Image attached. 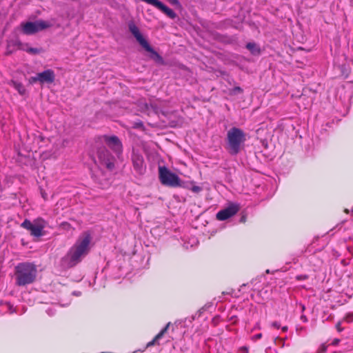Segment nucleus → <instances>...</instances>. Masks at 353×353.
Here are the masks:
<instances>
[{
  "mask_svg": "<svg viewBox=\"0 0 353 353\" xmlns=\"http://www.w3.org/2000/svg\"><path fill=\"white\" fill-rule=\"evenodd\" d=\"M37 269L34 263L23 262L15 267V283L19 286H25L32 283L37 277Z\"/></svg>",
  "mask_w": 353,
  "mask_h": 353,
  "instance_id": "2",
  "label": "nucleus"
},
{
  "mask_svg": "<svg viewBox=\"0 0 353 353\" xmlns=\"http://www.w3.org/2000/svg\"><path fill=\"white\" fill-rule=\"evenodd\" d=\"M12 86L18 91V92L21 94V95H23L25 94L26 92V88L23 85L22 83H19V82H17V81H12Z\"/></svg>",
  "mask_w": 353,
  "mask_h": 353,
  "instance_id": "16",
  "label": "nucleus"
},
{
  "mask_svg": "<svg viewBox=\"0 0 353 353\" xmlns=\"http://www.w3.org/2000/svg\"><path fill=\"white\" fill-rule=\"evenodd\" d=\"M170 325V323H168L165 327H163L161 332L156 335V336L153 339L152 341H150L149 343H148L147 344V347H150L152 345H154V344H156L157 343V341L162 338V336L164 335V334L167 332L169 326Z\"/></svg>",
  "mask_w": 353,
  "mask_h": 353,
  "instance_id": "15",
  "label": "nucleus"
},
{
  "mask_svg": "<svg viewBox=\"0 0 353 353\" xmlns=\"http://www.w3.org/2000/svg\"><path fill=\"white\" fill-rule=\"evenodd\" d=\"M352 5H353V0H350Z\"/></svg>",
  "mask_w": 353,
  "mask_h": 353,
  "instance_id": "39",
  "label": "nucleus"
},
{
  "mask_svg": "<svg viewBox=\"0 0 353 353\" xmlns=\"http://www.w3.org/2000/svg\"><path fill=\"white\" fill-rule=\"evenodd\" d=\"M233 91H234V92H235V93H236V92H239V93H240V92H243V90H242L240 87L236 86V87H235V88L233 89Z\"/></svg>",
  "mask_w": 353,
  "mask_h": 353,
  "instance_id": "26",
  "label": "nucleus"
},
{
  "mask_svg": "<svg viewBox=\"0 0 353 353\" xmlns=\"http://www.w3.org/2000/svg\"><path fill=\"white\" fill-rule=\"evenodd\" d=\"M325 350H326L325 347H323V348H322V351H325Z\"/></svg>",
  "mask_w": 353,
  "mask_h": 353,
  "instance_id": "38",
  "label": "nucleus"
},
{
  "mask_svg": "<svg viewBox=\"0 0 353 353\" xmlns=\"http://www.w3.org/2000/svg\"><path fill=\"white\" fill-rule=\"evenodd\" d=\"M301 320L303 321V322H307V318L306 317L305 315H301Z\"/></svg>",
  "mask_w": 353,
  "mask_h": 353,
  "instance_id": "32",
  "label": "nucleus"
},
{
  "mask_svg": "<svg viewBox=\"0 0 353 353\" xmlns=\"http://www.w3.org/2000/svg\"><path fill=\"white\" fill-rule=\"evenodd\" d=\"M91 239V235L88 232H83L61 259V266L63 269H68L79 263L89 253Z\"/></svg>",
  "mask_w": 353,
  "mask_h": 353,
  "instance_id": "1",
  "label": "nucleus"
},
{
  "mask_svg": "<svg viewBox=\"0 0 353 353\" xmlns=\"http://www.w3.org/2000/svg\"><path fill=\"white\" fill-rule=\"evenodd\" d=\"M132 161L134 170L139 174H143L145 170L143 157L141 154L133 152L132 155Z\"/></svg>",
  "mask_w": 353,
  "mask_h": 353,
  "instance_id": "11",
  "label": "nucleus"
},
{
  "mask_svg": "<svg viewBox=\"0 0 353 353\" xmlns=\"http://www.w3.org/2000/svg\"><path fill=\"white\" fill-rule=\"evenodd\" d=\"M287 330H288V327L284 326V327H282V331L286 332Z\"/></svg>",
  "mask_w": 353,
  "mask_h": 353,
  "instance_id": "35",
  "label": "nucleus"
},
{
  "mask_svg": "<svg viewBox=\"0 0 353 353\" xmlns=\"http://www.w3.org/2000/svg\"><path fill=\"white\" fill-rule=\"evenodd\" d=\"M165 101L159 99L152 100L150 103L145 102H140V108L142 112H146L148 114H150L152 112L155 114L161 113L165 114L166 112L163 110Z\"/></svg>",
  "mask_w": 353,
  "mask_h": 353,
  "instance_id": "8",
  "label": "nucleus"
},
{
  "mask_svg": "<svg viewBox=\"0 0 353 353\" xmlns=\"http://www.w3.org/2000/svg\"><path fill=\"white\" fill-rule=\"evenodd\" d=\"M241 206L237 203H230L226 208L219 211L216 215L219 221H225L235 215L239 210Z\"/></svg>",
  "mask_w": 353,
  "mask_h": 353,
  "instance_id": "9",
  "label": "nucleus"
},
{
  "mask_svg": "<svg viewBox=\"0 0 353 353\" xmlns=\"http://www.w3.org/2000/svg\"><path fill=\"white\" fill-rule=\"evenodd\" d=\"M246 48L254 54L259 52V49L254 43H248Z\"/></svg>",
  "mask_w": 353,
  "mask_h": 353,
  "instance_id": "17",
  "label": "nucleus"
},
{
  "mask_svg": "<svg viewBox=\"0 0 353 353\" xmlns=\"http://www.w3.org/2000/svg\"><path fill=\"white\" fill-rule=\"evenodd\" d=\"M191 190L194 193H199L202 190V188L198 185H193L191 188Z\"/></svg>",
  "mask_w": 353,
  "mask_h": 353,
  "instance_id": "20",
  "label": "nucleus"
},
{
  "mask_svg": "<svg viewBox=\"0 0 353 353\" xmlns=\"http://www.w3.org/2000/svg\"><path fill=\"white\" fill-rule=\"evenodd\" d=\"M46 312L48 314V315L52 316L54 314L55 310L54 309V307H50L46 310Z\"/></svg>",
  "mask_w": 353,
  "mask_h": 353,
  "instance_id": "21",
  "label": "nucleus"
},
{
  "mask_svg": "<svg viewBox=\"0 0 353 353\" xmlns=\"http://www.w3.org/2000/svg\"><path fill=\"white\" fill-rule=\"evenodd\" d=\"M159 179L163 185L170 187H177L180 185L179 177L176 174L169 170L166 167H159Z\"/></svg>",
  "mask_w": 353,
  "mask_h": 353,
  "instance_id": "7",
  "label": "nucleus"
},
{
  "mask_svg": "<svg viewBox=\"0 0 353 353\" xmlns=\"http://www.w3.org/2000/svg\"><path fill=\"white\" fill-rule=\"evenodd\" d=\"M52 24L47 21L37 20L21 23V30L24 34H34L39 31L50 28Z\"/></svg>",
  "mask_w": 353,
  "mask_h": 353,
  "instance_id": "5",
  "label": "nucleus"
},
{
  "mask_svg": "<svg viewBox=\"0 0 353 353\" xmlns=\"http://www.w3.org/2000/svg\"><path fill=\"white\" fill-rule=\"evenodd\" d=\"M261 323L260 322H256V324L254 325L253 329L252 330V331L253 330H261Z\"/></svg>",
  "mask_w": 353,
  "mask_h": 353,
  "instance_id": "24",
  "label": "nucleus"
},
{
  "mask_svg": "<svg viewBox=\"0 0 353 353\" xmlns=\"http://www.w3.org/2000/svg\"><path fill=\"white\" fill-rule=\"evenodd\" d=\"M302 311L305 310V306L303 305H301Z\"/></svg>",
  "mask_w": 353,
  "mask_h": 353,
  "instance_id": "37",
  "label": "nucleus"
},
{
  "mask_svg": "<svg viewBox=\"0 0 353 353\" xmlns=\"http://www.w3.org/2000/svg\"><path fill=\"white\" fill-rule=\"evenodd\" d=\"M98 157L108 170H112L114 168V159L106 149L102 148L99 150Z\"/></svg>",
  "mask_w": 353,
  "mask_h": 353,
  "instance_id": "10",
  "label": "nucleus"
},
{
  "mask_svg": "<svg viewBox=\"0 0 353 353\" xmlns=\"http://www.w3.org/2000/svg\"><path fill=\"white\" fill-rule=\"evenodd\" d=\"M143 123L141 121L135 122L134 123L133 128H141L143 127Z\"/></svg>",
  "mask_w": 353,
  "mask_h": 353,
  "instance_id": "22",
  "label": "nucleus"
},
{
  "mask_svg": "<svg viewBox=\"0 0 353 353\" xmlns=\"http://www.w3.org/2000/svg\"><path fill=\"white\" fill-rule=\"evenodd\" d=\"M128 28L130 32L136 38L139 43L147 51L152 53L157 59L161 60V56L155 52L152 48L150 46L147 40L141 34L138 27L134 24V22L131 21L128 23Z\"/></svg>",
  "mask_w": 353,
  "mask_h": 353,
  "instance_id": "6",
  "label": "nucleus"
},
{
  "mask_svg": "<svg viewBox=\"0 0 353 353\" xmlns=\"http://www.w3.org/2000/svg\"><path fill=\"white\" fill-rule=\"evenodd\" d=\"M24 50H26V52H29V53H32V54H38L41 52V50L40 49H38V48H23Z\"/></svg>",
  "mask_w": 353,
  "mask_h": 353,
  "instance_id": "18",
  "label": "nucleus"
},
{
  "mask_svg": "<svg viewBox=\"0 0 353 353\" xmlns=\"http://www.w3.org/2000/svg\"><path fill=\"white\" fill-rule=\"evenodd\" d=\"M272 326L275 327V328H277L279 329L280 327V324L279 322L277 321H274L272 323Z\"/></svg>",
  "mask_w": 353,
  "mask_h": 353,
  "instance_id": "27",
  "label": "nucleus"
},
{
  "mask_svg": "<svg viewBox=\"0 0 353 353\" xmlns=\"http://www.w3.org/2000/svg\"><path fill=\"white\" fill-rule=\"evenodd\" d=\"M227 140L230 154L236 155L240 152L246 140L245 134L241 129L233 127L228 131Z\"/></svg>",
  "mask_w": 353,
  "mask_h": 353,
  "instance_id": "3",
  "label": "nucleus"
},
{
  "mask_svg": "<svg viewBox=\"0 0 353 353\" xmlns=\"http://www.w3.org/2000/svg\"><path fill=\"white\" fill-rule=\"evenodd\" d=\"M307 276L306 275H299L296 276L297 280H304L306 279Z\"/></svg>",
  "mask_w": 353,
  "mask_h": 353,
  "instance_id": "28",
  "label": "nucleus"
},
{
  "mask_svg": "<svg viewBox=\"0 0 353 353\" xmlns=\"http://www.w3.org/2000/svg\"><path fill=\"white\" fill-rule=\"evenodd\" d=\"M42 196L44 199H46V194L44 193H42Z\"/></svg>",
  "mask_w": 353,
  "mask_h": 353,
  "instance_id": "36",
  "label": "nucleus"
},
{
  "mask_svg": "<svg viewBox=\"0 0 353 353\" xmlns=\"http://www.w3.org/2000/svg\"><path fill=\"white\" fill-rule=\"evenodd\" d=\"M39 81L41 83H51L54 81L55 74L53 70L48 69L42 72L38 73Z\"/></svg>",
  "mask_w": 353,
  "mask_h": 353,
  "instance_id": "13",
  "label": "nucleus"
},
{
  "mask_svg": "<svg viewBox=\"0 0 353 353\" xmlns=\"http://www.w3.org/2000/svg\"><path fill=\"white\" fill-rule=\"evenodd\" d=\"M336 327L337 329V330L339 332H341L343 330V328L341 327V322H339L336 325Z\"/></svg>",
  "mask_w": 353,
  "mask_h": 353,
  "instance_id": "31",
  "label": "nucleus"
},
{
  "mask_svg": "<svg viewBox=\"0 0 353 353\" xmlns=\"http://www.w3.org/2000/svg\"><path fill=\"white\" fill-rule=\"evenodd\" d=\"M46 221L42 218H37L30 221L28 219H25L21 224V227L27 230L30 231V234L35 237L42 236L43 233V229L46 226Z\"/></svg>",
  "mask_w": 353,
  "mask_h": 353,
  "instance_id": "4",
  "label": "nucleus"
},
{
  "mask_svg": "<svg viewBox=\"0 0 353 353\" xmlns=\"http://www.w3.org/2000/svg\"><path fill=\"white\" fill-rule=\"evenodd\" d=\"M15 312V309L13 307V305L10 304L9 302L6 301H0V314H12Z\"/></svg>",
  "mask_w": 353,
  "mask_h": 353,
  "instance_id": "14",
  "label": "nucleus"
},
{
  "mask_svg": "<svg viewBox=\"0 0 353 353\" xmlns=\"http://www.w3.org/2000/svg\"><path fill=\"white\" fill-rule=\"evenodd\" d=\"M73 294L76 296H80L81 295V292H74Z\"/></svg>",
  "mask_w": 353,
  "mask_h": 353,
  "instance_id": "34",
  "label": "nucleus"
},
{
  "mask_svg": "<svg viewBox=\"0 0 353 353\" xmlns=\"http://www.w3.org/2000/svg\"><path fill=\"white\" fill-rule=\"evenodd\" d=\"M172 5H179V1L178 0H168Z\"/></svg>",
  "mask_w": 353,
  "mask_h": 353,
  "instance_id": "29",
  "label": "nucleus"
},
{
  "mask_svg": "<svg viewBox=\"0 0 353 353\" xmlns=\"http://www.w3.org/2000/svg\"><path fill=\"white\" fill-rule=\"evenodd\" d=\"M37 78H38V73L37 74V75L35 77H32L30 78V82L34 83V82L39 81V79Z\"/></svg>",
  "mask_w": 353,
  "mask_h": 353,
  "instance_id": "25",
  "label": "nucleus"
},
{
  "mask_svg": "<svg viewBox=\"0 0 353 353\" xmlns=\"http://www.w3.org/2000/svg\"><path fill=\"white\" fill-rule=\"evenodd\" d=\"M104 141L117 154L122 152V144L119 139L116 136H105Z\"/></svg>",
  "mask_w": 353,
  "mask_h": 353,
  "instance_id": "12",
  "label": "nucleus"
},
{
  "mask_svg": "<svg viewBox=\"0 0 353 353\" xmlns=\"http://www.w3.org/2000/svg\"><path fill=\"white\" fill-rule=\"evenodd\" d=\"M245 219H246V218H245V216H243L241 218L240 221L243 223V222H245Z\"/></svg>",
  "mask_w": 353,
  "mask_h": 353,
  "instance_id": "33",
  "label": "nucleus"
},
{
  "mask_svg": "<svg viewBox=\"0 0 353 353\" xmlns=\"http://www.w3.org/2000/svg\"><path fill=\"white\" fill-rule=\"evenodd\" d=\"M352 212H353V209H352Z\"/></svg>",
  "mask_w": 353,
  "mask_h": 353,
  "instance_id": "40",
  "label": "nucleus"
},
{
  "mask_svg": "<svg viewBox=\"0 0 353 353\" xmlns=\"http://www.w3.org/2000/svg\"><path fill=\"white\" fill-rule=\"evenodd\" d=\"M261 337H262V334L259 333V334L252 336L251 339L252 341H255L258 339H260Z\"/></svg>",
  "mask_w": 353,
  "mask_h": 353,
  "instance_id": "23",
  "label": "nucleus"
},
{
  "mask_svg": "<svg viewBox=\"0 0 353 353\" xmlns=\"http://www.w3.org/2000/svg\"><path fill=\"white\" fill-rule=\"evenodd\" d=\"M339 342H340V339H334L332 341V345H338V344L339 343Z\"/></svg>",
  "mask_w": 353,
  "mask_h": 353,
  "instance_id": "30",
  "label": "nucleus"
},
{
  "mask_svg": "<svg viewBox=\"0 0 353 353\" xmlns=\"http://www.w3.org/2000/svg\"><path fill=\"white\" fill-rule=\"evenodd\" d=\"M345 321L347 323H351L353 321V313L347 314L345 317Z\"/></svg>",
  "mask_w": 353,
  "mask_h": 353,
  "instance_id": "19",
  "label": "nucleus"
}]
</instances>
